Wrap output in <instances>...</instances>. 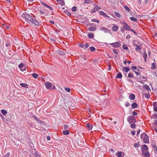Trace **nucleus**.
<instances>
[{"mask_svg":"<svg viewBox=\"0 0 157 157\" xmlns=\"http://www.w3.org/2000/svg\"><path fill=\"white\" fill-rule=\"evenodd\" d=\"M156 105H157V103H156V102H154L153 103V105L154 107H155L157 106Z\"/></svg>","mask_w":157,"mask_h":157,"instance_id":"obj_57","label":"nucleus"},{"mask_svg":"<svg viewBox=\"0 0 157 157\" xmlns=\"http://www.w3.org/2000/svg\"><path fill=\"white\" fill-rule=\"evenodd\" d=\"M130 30L132 32H133L135 34H137V33L133 29H130Z\"/></svg>","mask_w":157,"mask_h":157,"instance_id":"obj_56","label":"nucleus"},{"mask_svg":"<svg viewBox=\"0 0 157 157\" xmlns=\"http://www.w3.org/2000/svg\"><path fill=\"white\" fill-rule=\"evenodd\" d=\"M122 77V75L121 72H119L117 74L116 76L117 78H121Z\"/></svg>","mask_w":157,"mask_h":157,"instance_id":"obj_24","label":"nucleus"},{"mask_svg":"<svg viewBox=\"0 0 157 157\" xmlns=\"http://www.w3.org/2000/svg\"><path fill=\"white\" fill-rule=\"evenodd\" d=\"M64 127L65 129H67L68 128V126L67 124H65L64 125Z\"/></svg>","mask_w":157,"mask_h":157,"instance_id":"obj_60","label":"nucleus"},{"mask_svg":"<svg viewBox=\"0 0 157 157\" xmlns=\"http://www.w3.org/2000/svg\"><path fill=\"white\" fill-rule=\"evenodd\" d=\"M6 47H9L10 46V43L7 42L6 44Z\"/></svg>","mask_w":157,"mask_h":157,"instance_id":"obj_58","label":"nucleus"},{"mask_svg":"<svg viewBox=\"0 0 157 157\" xmlns=\"http://www.w3.org/2000/svg\"><path fill=\"white\" fill-rule=\"evenodd\" d=\"M23 67V64L22 63L18 65V67L21 71H23L22 67Z\"/></svg>","mask_w":157,"mask_h":157,"instance_id":"obj_29","label":"nucleus"},{"mask_svg":"<svg viewBox=\"0 0 157 157\" xmlns=\"http://www.w3.org/2000/svg\"><path fill=\"white\" fill-rule=\"evenodd\" d=\"M91 51H94L95 50V48L93 47H90L89 48Z\"/></svg>","mask_w":157,"mask_h":157,"instance_id":"obj_42","label":"nucleus"},{"mask_svg":"<svg viewBox=\"0 0 157 157\" xmlns=\"http://www.w3.org/2000/svg\"><path fill=\"white\" fill-rule=\"evenodd\" d=\"M130 126L131 128L133 129H135L136 128V124H131Z\"/></svg>","mask_w":157,"mask_h":157,"instance_id":"obj_43","label":"nucleus"},{"mask_svg":"<svg viewBox=\"0 0 157 157\" xmlns=\"http://www.w3.org/2000/svg\"><path fill=\"white\" fill-rule=\"evenodd\" d=\"M148 147L146 145L144 144L142 146V149L141 150L142 151H146Z\"/></svg>","mask_w":157,"mask_h":157,"instance_id":"obj_15","label":"nucleus"},{"mask_svg":"<svg viewBox=\"0 0 157 157\" xmlns=\"http://www.w3.org/2000/svg\"><path fill=\"white\" fill-rule=\"evenodd\" d=\"M123 48L125 50H127L128 49V48L126 45H123Z\"/></svg>","mask_w":157,"mask_h":157,"instance_id":"obj_49","label":"nucleus"},{"mask_svg":"<svg viewBox=\"0 0 157 157\" xmlns=\"http://www.w3.org/2000/svg\"><path fill=\"white\" fill-rule=\"evenodd\" d=\"M129 68L128 67H124L123 68V71L125 72H127L129 71Z\"/></svg>","mask_w":157,"mask_h":157,"instance_id":"obj_27","label":"nucleus"},{"mask_svg":"<svg viewBox=\"0 0 157 157\" xmlns=\"http://www.w3.org/2000/svg\"><path fill=\"white\" fill-rule=\"evenodd\" d=\"M116 16L118 17H121L120 14L118 13L115 12Z\"/></svg>","mask_w":157,"mask_h":157,"instance_id":"obj_51","label":"nucleus"},{"mask_svg":"<svg viewBox=\"0 0 157 157\" xmlns=\"http://www.w3.org/2000/svg\"><path fill=\"white\" fill-rule=\"evenodd\" d=\"M79 46L82 48H83L85 49V44H79Z\"/></svg>","mask_w":157,"mask_h":157,"instance_id":"obj_54","label":"nucleus"},{"mask_svg":"<svg viewBox=\"0 0 157 157\" xmlns=\"http://www.w3.org/2000/svg\"><path fill=\"white\" fill-rule=\"evenodd\" d=\"M89 45L88 44H85V49L86 48H87L88 47H89Z\"/></svg>","mask_w":157,"mask_h":157,"instance_id":"obj_59","label":"nucleus"},{"mask_svg":"<svg viewBox=\"0 0 157 157\" xmlns=\"http://www.w3.org/2000/svg\"><path fill=\"white\" fill-rule=\"evenodd\" d=\"M132 107L133 109L136 108L137 107V105L136 102H134L131 104Z\"/></svg>","mask_w":157,"mask_h":157,"instance_id":"obj_19","label":"nucleus"},{"mask_svg":"<svg viewBox=\"0 0 157 157\" xmlns=\"http://www.w3.org/2000/svg\"><path fill=\"white\" fill-rule=\"evenodd\" d=\"M57 52L59 55L64 56L65 55L64 52V51H62V50H58L57 51Z\"/></svg>","mask_w":157,"mask_h":157,"instance_id":"obj_14","label":"nucleus"},{"mask_svg":"<svg viewBox=\"0 0 157 157\" xmlns=\"http://www.w3.org/2000/svg\"><path fill=\"white\" fill-rule=\"evenodd\" d=\"M131 133L133 135H134L135 134V131H132L131 132Z\"/></svg>","mask_w":157,"mask_h":157,"instance_id":"obj_63","label":"nucleus"},{"mask_svg":"<svg viewBox=\"0 0 157 157\" xmlns=\"http://www.w3.org/2000/svg\"><path fill=\"white\" fill-rule=\"evenodd\" d=\"M124 8L128 11H129L130 10L129 8L126 6H124Z\"/></svg>","mask_w":157,"mask_h":157,"instance_id":"obj_50","label":"nucleus"},{"mask_svg":"<svg viewBox=\"0 0 157 157\" xmlns=\"http://www.w3.org/2000/svg\"><path fill=\"white\" fill-rule=\"evenodd\" d=\"M132 114H133V116H136V115H137V113H136V112H135V111H134L133 113H132Z\"/></svg>","mask_w":157,"mask_h":157,"instance_id":"obj_62","label":"nucleus"},{"mask_svg":"<svg viewBox=\"0 0 157 157\" xmlns=\"http://www.w3.org/2000/svg\"><path fill=\"white\" fill-rule=\"evenodd\" d=\"M33 118L35 119L36 121L39 122L40 121V120L36 116H33Z\"/></svg>","mask_w":157,"mask_h":157,"instance_id":"obj_47","label":"nucleus"},{"mask_svg":"<svg viewBox=\"0 0 157 157\" xmlns=\"http://www.w3.org/2000/svg\"><path fill=\"white\" fill-rule=\"evenodd\" d=\"M142 45V44H139L138 45H137V46H136V48H135V50L136 51H138L141 50L142 49L141 47Z\"/></svg>","mask_w":157,"mask_h":157,"instance_id":"obj_13","label":"nucleus"},{"mask_svg":"<svg viewBox=\"0 0 157 157\" xmlns=\"http://www.w3.org/2000/svg\"><path fill=\"white\" fill-rule=\"evenodd\" d=\"M118 29L117 26L114 25L112 27V30L114 31H117Z\"/></svg>","mask_w":157,"mask_h":157,"instance_id":"obj_18","label":"nucleus"},{"mask_svg":"<svg viewBox=\"0 0 157 157\" xmlns=\"http://www.w3.org/2000/svg\"><path fill=\"white\" fill-rule=\"evenodd\" d=\"M45 6L47 8H48L49 9L51 10H53V8H52V7H51V6H49V5H47V4H46L45 5Z\"/></svg>","mask_w":157,"mask_h":157,"instance_id":"obj_36","label":"nucleus"},{"mask_svg":"<svg viewBox=\"0 0 157 157\" xmlns=\"http://www.w3.org/2000/svg\"><path fill=\"white\" fill-rule=\"evenodd\" d=\"M1 112L3 115H6L7 113V111L4 109H2Z\"/></svg>","mask_w":157,"mask_h":157,"instance_id":"obj_32","label":"nucleus"},{"mask_svg":"<svg viewBox=\"0 0 157 157\" xmlns=\"http://www.w3.org/2000/svg\"><path fill=\"white\" fill-rule=\"evenodd\" d=\"M100 14L103 16L104 17L109 18V17L105 13L102 11H100L99 12Z\"/></svg>","mask_w":157,"mask_h":157,"instance_id":"obj_10","label":"nucleus"},{"mask_svg":"<svg viewBox=\"0 0 157 157\" xmlns=\"http://www.w3.org/2000/svg\"><path fill=\"white\" fill-rule=\"evenodd\" d=\"M143 140L144 143H147L149 140L148 137L147 135L146 134V136H144V138L143 139Z\"/></svg>","mask_w":157,"mask_h":157,"instance_id":"obj_11","label":"nucleus"},{"mask_svg":"<svg viewBox=\"0 0 157 157\" xmlns=\"http://www.w3.org/2000/svg\"><path fill=\"white\" fill-rule=\"evenodd\" d=\"M92 2H93L92 1V0H85L84 3L89 4L92 3Z\"/></svg>","mask_w":157,"mask_h":157,"instance_id":"obj_25","label":"nucleus"},{"mask_svg":"<svg viewBox=\"0 0 157 157\" xmlns=\"http://www.w3.org/2000/svg\"><path fill=\"white\" fill-rule=\"evenodd\" d=\"M22 16L24 17L25 19L27 20L30 21V22L33 21V17L30 16V15L27 14L26 13H24L22 14Z\"/></svg>","mask_w":157,"mask_h":157,"instance_id":"obj_1","label":"nucleus"},{"mask_svg":"<svg viewBox=\"0 0 157 157\" xmlns=\"http://www.w3.org/2000/svg\"><path fill=\"white\" fill-rule=\"evenodd\" d=\"M69 133V132L68 130L63 131V134L65 135H68Z\"/></svg>","mask_w":157,"mask_h":157,"instance_id":"obj_28","label":"nucleus"},{"mask_svg":"<svg viewBox=\"0 0 157 157\" xmlns=\"http://www.w3.org/2000/svg\"><path fill=\"white\" fill-rule=\"evenodd\" d=\"M137 70L138 71V72L136 71H133L137 75H139V74L140 73L139 71L140 70L138 69H137Z\"/></svg>","mask_w":157,"mask_h":157,"instance_id":"obj_48","label":"nucleus"},{"mask_svg":"<svg viewBox=\"0 0 157 157\" xmlns=\"http://www.w3.org/2000/svg\"><path fill=\"white\" fill-rule=\"evenodd\" d=\"M129 105L130 104L128 102H127L125 104V106L127 107L129 106Z\"/></svg>","mask_w":157,"mask_h":157,"instance_id":"obj_55","label":"nucleus"},{"mask_svg":"<svg viewBox=\"0 0 157 157\" xmlns=\"http://www.w3.org/2000/svg\"><path fill=\"white\" fill-rule=\"evenodd\" d=\"M144 156L145 157H150V154L149 152L145 153Z\"/></svg>","mask_w":157,"mask_h":157,"instance_id":"obj_45","label":"nucleus"},{"mask_svg":"<svg viewBox=\"0 0 157 157\" xmlns=\"http://www.w3.org/2000/svg\"><path fill=\"white\" fill-rule=\"evenodd\" d=\"M124 153L122 151H118L116 154V155L117 157H123Z\"/></svg>","mask_w":157,"mask_h":157,"instance_id":"obj_7","label":"nucleus"},{"mask_svg":"<svg viewBox=\"0 0 157 157\" xmlns=\"http://www.w3.org/2000/svg\"><path fill=\"white\" fill-rule=\"evenodd\" d=\"M133 44L135 46H137L140 44L139 41L134 40L133 42Z\"/></svg>","mask_w":157,"mask_h":157,"instance_id":"obj_21","label":"nucleus"},{"mask_svg":"<svg viewBox=\"0 0 157 157\" xmlns=\"http://www.w3.org/2000/svg\"><path fill=\"white\" fill-rule=\"evenodd\" d=\"M20 85L23 87L28 88V85L26 84L21 83L20 84Z\"/></svg>","mask_w":157,"mask_h":157,"instance_id":"obj_26","label":"nucleus"},{"mask_svg":"<svg viewBox=\"0 0 157 157\" xmlns=\"http://www.w3.org/2000/svg\"><path fill=\"white\" fill-rule=\"evenodd\" d=\"M62 6H64L65 5V2L63 0H56Z\"/></svg>","mask_w":157,"mask_h":157,"instance_id":"obj_12","label":"nucleus"},{"mask_svg":"<svg viewBox=\"0 0 157 157\" xmlns=\"http://www.w3.org/2000/svg\"><path fill=\"white\" fill-rule=\"evenodd\" d=\"M146 133H143L141 134L140 135V137L142 139H143L144 138V136H146Z\"/></svg>","mask_w":157,"mask_h":157,"instance_id":"obj_41","label":"nucleus"},{"mask_svg":"<svg viewBox=\"0 0 157 157\" xmlns=\"http://www.w3.org/2000/svg\"><path fill=\"white\" fill-rule=\"evenodd\" d=\"M91 21L92 22H96L97 23H99V21L98 20L96 19H92L91 20Z\"/></svg>","mask_w":157,"mask_h":157,"instance_id":"obj_39","label":"nucleus"},{"mask_svg":"<svg viewBox=\"0 0 157 157\" xmlns=\"http://www.w3.org/2000/svg\"><path fill=\"white\" fill-rule=\"evenodd\" d=\"M130 19L133 21L136 22L137 21V19L134 17H130Z\"/></svg>","mask_w":157,"mask_h":157,"instance_id":"obj_31","label":"nucleus"},{"mask_svg":"<svg viewBox=\"0 0 157 157\" xmlns=\"http://www.w3.org/2000/svg\"><path fill=\"white\" fill-rule=\"evenodd\" d=\"M32 76L34 78H36L38 77V75L35 73L33 74Z\"/></svg>","mask_w":157,"mask_h":157,"instance_id":"obj_35","label":"nucleus"},{"mask_svg":"<svg viewBox=\"0 0 157 157\" xmlns=\"http://www.w3.org/2000/svg\"><path fill=\"white\" fill-rule=\"evenodd\" d=\"M144 88L147 90H149L150 89V87L147 85H144Z\"/></svg>","mask_w":157,"mask_h":157,"instance_id":"obj_30","label":"nucleus"},{"mask_svg":"<svg viewBox=\"0 0 157 157\" xmlns=\"http://www.w3.org/2000/svg\"><path fill=\"white\" fill-rule=\"evenodd\" d=\"M113 52L115 54H117L118 53V50L117 49H113Z\"/></svg>","mask_w":157,"mask_h":157,"instance_id":"obj_53","label":"nucleus"},{"mask_svg":"<svg viewBox=\"0 0 157 157\" xmlns=\"http://www.w3.org/2000/svg\"><path fill=\"white\" fill-rule=\"evenodd\" d=\"M131 68L133 70H136L137 67L136 66H132Z\"/></svg>","mask_w":157,"mask_h":157,"instance_id":"obj_61","label":"nucleus"},{"mask_svg":"<svg viewBox=\"0 0 157 157\" xmlns=\"http://www.w3.org/2000/svg\"><path fill=\"white\" fill-rule=\"evenodd\" d=\"M45 85L46 87L49 89L51 90L55 89V86L54 85H53V86H52V84L50 82H46L45 83Z\"/></svg>","mask_w":157,"mask_h":157,"instance_id":"obj_3","label":"nucleus"},{"mask_svg":"<svg viewBox=\"0 0 157 157\" xmlns=\"http://www.w3.org/2000/svg\"><path fill=\"white\" fill-rule=\"evenodd\" d=\"M86 127L88 128L89 130H90L92 129L93 126L89 123H87L86 125Z\"/></svg>","mask_w":157,"mask_h":157,"instance_id":"obj_17","label":"nucleus"},{"mask_svg":"<svg viewBox=\"0 0 157 157\" xmlns=\"http://www.w3.org/2000/svg\"><path fill=\"white\" fill-rule=\"evenodd\" d=\"M101 9V8L98 6H96L94 9H92L91 10L92 13H95V12L98 11L100 9Z\"/></svg>","mask_w":157,"mask_h":157,"instance_id":"obj_8","label":"nucleus"},{"mask_svg":"<svg viewBox=\"0 0 157 157\" xmlns=\"http://www.w3.org/2000/svg\"><path fill=\"white\" fill-rule=\"evenodd\" d=\"M77 10V7L76 6H73L72 8V10L73 12H75Z\"/></svg>","mask_w":157,"mask_h":157,"instance_id":"obj_44","label":"nucleus"},{"mask_svg":"<svg viewBox=\"0 0 157 157\" xmlns=\"http://www.w3.org/2000/svg\"><path fill=\"white\" fill-rule=\"evenodd\" d=\"M135 96L133 94H131L129 96V98L131 100H133L135 99Z\"/></svg>","mask_w":157,"mask_h":157,"instance_id":"obj_16","label":"nucleus"},{"mask_svg":"<svg viewBox=\"0 0 157 157\" xmlns=\"http://www.w3.org/2000/svg\"><path fill=\"white\" fill-rule=\"evenodd\" d=\"M96 29V27L95 26H91L89 27V30L90 31H94Z\"/></svg>","mask_w":157,"mask_h":157,"instance_id":"obj_20","label":"nucleus"},{"mask_svg":"<svg viewBox=\"0 0 157 157\" xmlns=\"http://www.w3.org/2000/svg\"><path fill=\"white\" fill-rule=\"evenodd\" d=\"M144 96L145 97H146L147 98H150V95L149 94L146 93L144 94Z\"/></svg>","mask_w":157,"mask_h":157,"instance_id":"obj_40","label":"nucleus"},{"mask_svg":"<svg viewBox=\"0 0 157 157\" xmlns=\"http://www.w3.org/2000/svg\"><path fill=\"white\" fill-rule=\"evenodd\" d=\"M123 28L124 29L127 30H130V27L127 25V26H123Z\"/></svg>","mask_w":157,"mask_h":157,"instance_id":"obj_22","label":"nucleus"},{"mask_svg":"<svg viewBox=\"0 0 157 157\" xmlns=\"http://www.w3.org/2000/svg\"><path fill=\"white\" fill-rule=\"evenodd\" d=\"M110 44L112 46L115 48H119L121 46L120 44L118 42L110 43Z\"/></svg>","mask_w":157,"mask_h":157,"instance_id":"obj_4","label":"nucleus"},{"mask_svg":"<svg viewBox=\"0 0 157 157\" xmlns=\"http://www.w3.org/2000/svg\"><path fill=\"white\" fill-rule=\"evenodd\" d=\"M34 156L35 157H40L39 154L36 152H35L34 153Z\"/></svg>","mask_w":157,"mask_h":157,"instance_id":"obj_46","label":"nucleus"},{"mask_svg":"<svg viewBox=\"0 0 157 157\" xmlns=\"http://www.w3.org/2000/svg\"><path fill=\"white\" fill-rule=\"evenodd\" d=\"M152 146L154 149V151L155 153H157V145L155 143H152L151 144Z\"/></svg>","mask_w":157,"mask_h":157,"instance_id":"obj_6","label":"nucleus"},{"mask_svg":"<svg viewBox=\"0 0 157 157\" xmlns=\"http://www.w3.org/2000/svg\"><path fill=\"white\" fill-rule=\"evenodd\" d=\"M33 21H31L30 22L33 23L36 25H38L39 23L38 21L33 17Z\"/></svg>","mask_w":157,"mask_h":157,"instance_id":"obj_9","label":"nucleus"},{"mask_svg":"<svg viewBox=\"0 0 157 157\" xmlns=\"http://www.w3.org/2000/svg\"><path fill=\"white\" fill-rule=\"evenodd\" d=\"M127 121L130 124L133 122H136V119L134 116H129L127 119Z\"/></svg>","mask_w":157,"mask_h":157,"instance_id":"obj_2","label":"nucleus"},{"mask_svg":"<svg viewBox=\"0 0 157 157\" xmlns=\"http://www.w3.org/2000/svg\"><path fill=\"white\" fill-rule=\"evenodd\" d=\"M101 31L104 30V32L105 33H108L110 34L111 33V32L110 30L107 29L104 27L101 28Z\"/></svg>","mask_w":157,"mask_h":157,"instance_id":"obj_5","label":"nucleus"},{"mask_svg":"<svg viewBox=\"0 0 157 157\" xmlns=\"http://www.w3.org/2000/svg\"><path fill=\"white\" fill-rule=\"evenodd\" d=\"M65 90L67 92H70V89L69 88H65Z\"/></svg>","mask_w":157,"mask_h":157,"instance_id":"obj_52","label":"nucleus"},{"mask_svg":"<svg viewBox=\"0 0 157 157\" xmlns=\"http://www.w3.org/2000/svg\"><path fill=\"white\" fill-rule=\"evenodd\" d=\"M88 36V37L90 38H92L94 36V35L91 33L89 34Z\"/></svg>","mask_w":157,"mask_h":157,"instance_id":"obj_38","label":"nucleus"},{"mask_svg":"<svg viewBox=\"0 0 157 157\" xmlns=\"http://www.w3.org/2000/svg\"><path fill=\"white\" fill-rule=\"evenodd\" d=\"M134 77V75L132 73H130L128 75V78H131Z\"/></svg>","mask_w":157,"mask_h":157,"instance_id":"obj_33","label":"nucleus"},{"mask_svg":"<svg viewBox=\"0 0 157 157\" xmlns=\"http://www.w3.org/2000/svg\"><path fill=\"white\" fill-rule=\"evenodd\" d=\"M154 109L155 111L157 112V106L154 107Z\"/></svg>","mask_w":157,"mask_h":157,"instance_id":"obj_64","label":"nucleus"},{"mask_svg":"<svg viewBox=\"0 0 157 157\" xmlns=\"http://www.w3.org/2000/svg\"><path fill=\"white\" fill-rule=\"evenodd\" d=\"M143 56L144 58V61L145 62H146V59L147 56V54L146 52H144L143 53Z\"/></svg>","mask_w":157,"mask_h":157,"instance_id":"obj_23","label":"nucleus"},{"mask_svg":"<svg viewBox=\"0 0 157 157\" xmlns=\"http://www.w3.org/2000/svg\"><path fill=\"white\" fill-rule=\"evenodd\" d=\"M134 145L136 148L138 147H140V144L138 143H135L134 144Z\"/></svg>","mask_w":157,"mask_h":157,"instance_id":"obj_37","label":"nucleus"},{"mask_svg":"<svg viewBox=\"0 0 157 157\" xmlns=\"http://www.w3.org/2000/svg\"><path fill=\"white\" fill-rule=\"evenodd\" d=\"M155 63H153L151 64V68L153 70H155Z\"/></svg>","mask_w":157,"mask_h":157,"instance_id":"obj_34","label":"nucleus"}]
</instances>
